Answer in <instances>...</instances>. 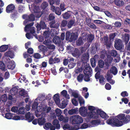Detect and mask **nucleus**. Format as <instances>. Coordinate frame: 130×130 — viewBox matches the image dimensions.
Wrapping results in <instances>:
<instances>
[{"label": "nucleus", "mask_w": 130, "mask_h": 130, "mask_svg": "<svg viewBox=\"0 0 130 130\" xmlns=\"http://www.w3.org/2000/svg\"><path fill=\"white\" fill-rule=\"evenodd\" d=\"M15 65L12 62H9L7 65V67L9 69L13 70L15 67Z\"/></svg>", "instance_id": "40"}, {"label": "nucleus", "mask_w": 130, "mask_h": 130, "mask_svg": "<svg viewBox=\"0 0 130 130\" xmlns=\"http://www.w3.org/2000/svg\"><path fill=\"white\" fill-rule=\"evenodd\" d=\"M32 8L34 13H38L40 14L39 16L37 17L39 18L41 17V10L40 9L39 7L36 5H33Z\"/></svg>", "instance_id": "13"}, {"label": "nucleus", "mask_w": 130, "mask_h": 130, "mask_svg": "<svg viewBox=\"0 0 130 130\" xmlns=\"http://www.w3.org/2000/svg\"><path fill=\"white\" fill-rule=\"evenodd\" d=\"M92 47L90 49V52L91 53L95 54L96 53V51H97L100 48V44L98 43H95L92 44Z\"/></svg>", "instance_id": "6"}, {"label": "nucleus", "mask_w": 130, "mask_h": 130, "mask_svg": "<svg viewBox=\"0 0 130 130\" xmlns=\"http://www.w3.org/2000/svg\"><path fill=\"white\" fill-rule=\"evenodd\" d=\"M15 7L13 4H11L9 5L6 7V11L7 13H10L15 10Z\"/></svg>", "instance_id": "10"}, {"label": "nucleus", "mask_w": 130, "mask_h": 130, "mask_svg": "<svg viewBox=\"0 0 130 130\" xmlns=\"http://www.w3.org/2000/svg\"><path fill=\"white\" fill-rule=\"evenodd\" d=\"M78 99L81 106H82L83 104H84L85 101L82 97L81 96H79Z\"/></svg>", "instance_id": "50"}, {"label": "nucleus", "mask_w": 130, "mask_h": 130, "mask_svg": "<svg viewBox=\"0 0 130 130\" xmlns=\"http://www.w3.org/2000/svg\"><path fill=\"white\" fill-rule=\"evenodd\" d=\"M34 24V22H32L29 24L26 25L24 29L26 32H27L26 31H28L27 30H29L30 28L32 27L31 26H33Z\"/></svg>", "instance_id": "31"}, {"label": "nucleus", "mask_w": 130, "mask_h": 130, "mask_svg": "<svg viewBox=\"0 0 130 130\" xmlns=\"http://www.w3.org/2000/svg\"><path fill=\"white\" fill-rule=\"evenodd\" d=\"M110 54L111 56L113 57H116L117 55V52L115 50H112L111 51Z\"/></svg>", "instance_id": "59"}, {"label": "nucleus", "mask_w": 130, "mask_h": 130, "mask_svg": "<svg viewBox=\"0 0 130 130\" xmlns=\"http://www.w3.org/2000/svg\"><path fill=\"white\" fill-rule=\"evenodd\" d=\"M76 45L77 46H80L83 43L82 39V38H79L76 41Z\"/></svg>", "instance_id": "49"}, {"label": "nucleus", "mask_w": 130, "mask_h": 130, "mask_svg": "<svg viewBox=\"0 0 130 130\" xmlns=\"http://www.w3.org/2000/svg\"><path fill=\"white\" fill-rule=\"evenodd\" d=\"M72 55L75 57L78 56L80 55V52L78 49H75L74 53H72Z\"/></svg>", "instance_id": "45"}, {"label": "nucleus", "mask_w": 130, "mask_h": 130, "mask_svg": "<svg viewBox=\"0 0 130 130\" xmlns=\"http://www.w3.org/2000/svg\"><path fill=\"white\" fill-rule=\"evenodd\" d=\"M5 117L7 119H11L13 117V115L10 112L7 113L5 114Z\"/></svg>", "instance_id": "43"}, {"label": "nucleus", "mask_w": 130, "mask_h": 130, "mask_svg": "<svg viewBox=\"0 0 130 130\" xmlns=\"http://www.w3.org/2000/svg\"><path fill=\"white\" fill-rule=\"evenodd\" d=\"M37 99H36L32 104V108L34 109H37L38 107V103L37 102Z\"/></svg>", "instance_id": "46"}, {"label": "nucleus", "mask_w": 130, "mask_h": 130, "mask_svg": "<svg viewBox=\"0 0 130 130\" xmlns=\"http://www.w3.org/2000/svg\"><path fill=\"white\" fill-rule=\"evenodd\" d=\"M71 15L70 11H68L67 12L62 14L63 18L65 19H68L70 18Z\"/></svg>", "instance_id": "28"}, {"label": "nucleus", "mask_w": 130, "mask_h": 130, "mask_svg": "<svg viewBox=\"0 0 130 130\" xmlns=\"http://www.w3.org/2000/svg\"><path fill=\"white\" fill-rule=\"evenodd\" d=\"M54 99L56 104H59L60 102L59 99V94L57 93L54 95L53 97Z\"/></svg>", "instance_id": "21"}, {"label": "nucleus", "mask_w": 130, "mask_h": 130, "mask_svg": "<svg viewBox=\"0 0 130 130\" xmlns=\"http://www.w3.org/2000/svg\"><path fill=\"white\" fill-rule=\"evenodd\" d=\"M7 96L6 94H4L1 96V99L3 102H6L7 100Z\"/></svg>", "instance_id": "64"}, {"label": "nucleus", "mask_w": 130, "mask_h": 130, "mask_svg": "<svg viewBox=\"0 0 130 130\" xmlns=\"http://www.w3.org/2000/svg\"><path fill=\"white\" fill-rule=\"evenodd\" d=\"M18 89L15 87H13L10 90V93L12 95H14L18 91Z\"/></svg>", "instance_id": "41"}, {"label": "nucleus", "mask_w": 130, "mask_h": 130, "mask_svg": "<svg viewBox=\"0 0 130 130\" xmlns=\"http://www.w3.org/2000/svg\"><path fill=\"white\" fill-rule=\"evenodd\" d=\"M10 15L11 18L13 19H15L18 17L19 14L17 11L15 9L11 12Z\"/></svg>", "instance_id": "17"}, {"label": "nucleus", "mask_w": 130, "mask_h": 130, "mask_svg": "<svg viewBox=\"0 0 130 130\" xmlns=\"http://www.w3.org/2000/svg\"><path fill=\"white\" fill-rule=\"evenodd\" d=\"M59 121L57 119H55L53 121L52 124L56 126V129H59L60 128V125L59 124Z\"/></svg>", "instance_id": "19"}, {"label": "nucleus", "mask_w": 130, "mask_h": 130, "mask_svg": "<svg viewBox=\"0 0 130 130\" xmlns=\"http://www.w3.org/2000/svg\"><path fill=\"white\" fill-rule=\"evenodd\" d=\"M50 27L51 28L58 29L59 26V24L58 23H55V20L52 21L50 23Z\"/></svg>", "instance_id": "15"}, {"label": "nucleus", "mask_w": 130, "mask_h": 130, "mask_svg": "<svg viewBox=\"0 0 130 130\" xmlns=\"http://www.w3.org/2000/svg\"><path fill=\"white\" fill-rule=\"evenodd\" d=\"M129 35L128 34H125L123 38V41L125 42V44H127L129 40Z\"/></svg>", "instance_id": "24"}, {"label": "nucleus", "mask_w": 130, "mask_h": 130, "mask_svg": "<svg viewBox=\"0 0 130 130\" xmlns=\"http://www.w3.org/2000/svg\"><path fill=\"white\" fill-rule=\"evenodd\" d=\"M48 3L46 2H43L41 4L40 7L42 9H44L48 6Z\"/></svg>", "instance_id": "39"}, {"label": "nucleus", "mask_w": 130, "mask_h": 130, "mask_svg": "<svg viewBox=\"0 0 130 130\" xmlns=\"http://www.w3.org/2000/svg\"><path fill=\"white\" fill-rule=\"evenodd\" d=\"M55 111L56 115L58 117L61 115V114L62 113L61 110L57 108L56 109Z\"/></svg>", "instance_id": "58"}, {"label": "nucleus", "mask_w": 130, "mask_h": 130, "mask_svg": "<svg viewBox=\"0 0 130 130\" xmlns=\"http://www.w3.org/2000/svg\"><path fill=\"white\" fill-rule=\"evenodd\" d=\"M48 29V30L47 31H45L44 32H43V35L44 37H45V38H50L49 37V28H48V29Z\"/></svg>", "instance_id": "42"}, {"label": "nucleus", "mask_w": 130, "mask_h": 130, "mask_svg": "<svg viewBox=\"0 0 130 130\" xmlns=\"http://www.w3.org/2000/svg\"><path fill=\"white\" fill-rule=\"evenodd\" d=\"M19 94L20 95L24 97H25L27 95L26 91L24 89L21 90L19 91Z\"/></svg>", "instance_id": "36"}, {"label": "nucleus", "mask_w": 130, "mask_h": 130, "mask_svg": "<svg viewBox=\"0 0 130 130\" xmlns=\"http://www.w3.org/2000/svg\"><path fill=\"white\" fill-rule=\"evenodd\" d=\"M110 71L111 73L114 75H116L118 73V69L115 66H112L110 68Z\"/></svg>", "instance_id": "25"}, {"label": "nucleus", "mask_w": 130, "mask_h": 130, "mask_svg": "<svg viewBox=\"0 0 130 130\" xmlns=\"http://www.w3.org/2000/svg\"><path fill=\"white\" fill-rule=\"evenodd\" d=\"M96 112L103 118L106 119L108 117V116L107 115L106 113L103 111L99 109H97Z\"/></svg>", "instance_id": "11"}, {"label": "nucleus", "mask_w": 130, "mask_h": 130, "mask_svg": "<svg viewBox=\"0 0 130 130\" xmlns=\"http://www.w3.org/2000/svg\"><path fill=\"white\" fill-rule=\"evenodd\" d=\"M5 56L9 57L11 58H13L14 55L13 52L9 50L5 53Z\"/></svg>", "instance_id": "20"}, {"label": "nucleus", "mask_w": 130, "mask_h": 130, "mask_svg": "<svg viewBox=\"0 0 130 130\" xmlns=\"http://www.w3.org/2000/svg\"><path fill=\"white\" fill-rule=\"evenodd\" d=\"M84 77V76L83 74H80L77 77V80L79 82H82Z\"/></svg>", "instance_id": "44"}, {"label": "nucleus", "mask_w": 130, "mask_h": 130, "mask_svg": "<svg viewBox=\"0 0 130 130\" xmlns=\"http://www.w3.org/2000/svg\"><path fill=\"white\" fill-rule=\"evenodd\" d=\"M107 77L106 79L107 80H109L111 79L113 77L112 75L110 73L108 72L107 73Z\"/></svg>", "instance_id": "60"}, {"label": "nucleus", "mask_w": 130, "mask_h": 130, "mask_svg": "<svg viewBox=\"0 0 130 130\" xmlns=\"http://www.w3.org/2000/svg\"><path fill=\"white\" fill-rule=\"evenodd\" d=\"M53 41L55 44L59 45L62 42L60 38L58 36H55L54 38Z\"/></svg>", "instance_id": "18"}, {"label": "nucleus", "mask_w": 130, "mask_h": 130, "mask_svg": "<svg viewBox=\"0 0 130 130\" xmlns=\"http://www.w3.org/2000/svg\"><path fill=\"white\" fill-rule=\"evenodd\" d=\"M106 54V51L105 50H103L101 52L100 57L101 58L104 59L105 57V55Z\"/></svg>", "instance_id": "47"}, {"label": "nucleus", "mask_w": 130, "mask_h": 130, "mask_svg": "<svg viewBox=\"0 0 130 130\" xmlns=\"http://www.w3.org/2000/svg\"><path fill=\"white\" fill-rule=\"evenodd\" d=\"M22 17L23 19L25 20L24 22L25 24L27 23L28 21H33L35 20V16L32 13L29 15L27 14H24L22 15Z\"/></svg>", "instance_id": "4"}, {"label": "nucleus", "mask_w": 130, "mask_h": 130, "mask_svg": "<svg viewBox=\"0 0 130 130\" xmlns=\"http://www.w3.org/2000/svg\"><path fill=\"white\" fill-rule=\"evenodd\" d=\"M69 101L67 99H64L62 101V104L63 107L65 108L68 103Z\"/></svg>", "instance_id": "51"}, {"label": "nucleus", "mask_w": 130, "mask_h": 130, "mask_svg": "<svg viewBox=\"0 0 130 130\" xmlns=\"http://www.w3.org/2000/svg\"><path fill=\"white\" fill-rule=\"evenodd\" d=\"M72 95L75 98H78V99L79 96H79L78 93L75 91H74V92L72 93Z\"/></svg>", "instance_id": "61"}, {"label": "nucleus", "mask_w": 130, "mask_h": 130, "mask_svg": "<svg viewBox=\"0 0 130 130\" xmlns=\"http://www.w3.org/2000/svg\"><path fill=\"white\" fill-rule=\"evenodd\" d=\"M45 122L44 118H39L38 119V124L39 125H43Z\"/></svg>", "instance_id": "37"}, {"label": "nucleus", "mask_w": 130, "mask_h": 130, "mask_svg": "<svg viewBox=\"0 0 130 130\" xmlns=\"http://www.w3.org/2000/svg\"><path fill=\"white\" fill-rule=\"evenodd\" d=\"M77 36L74 32L71 33L67 31L66 34V40L70 42H72L75 40L77 38Z\"/></svg>", "instance_id": "3"}, {"label": "nucleus", "mask_w": 130, "mask_h": 130, "mask_svg": "<svg viewBox=\"0 0 130 130\" xmlns=\"http://www.w3.org/2000/svg\"><path fill=\"white\" fill-rule=\"evenodd\" d=\"M38 48L39 49L40 52H41L42 53L47 48L45 46L42 45L39 46H38Z\"/></svg>", "instance_id": "52"}, {"label": "nucleus", "mask_w": 130, "mask_h": 130, "mask_svg": "<svg viewBox=\"0 0 130 130\" xmlns=\"http://www.w3.org/2000/svg\"><path fill=\"white\" fill-rule=\"evenodd\" d=\"M117 34L116 33H113L110 34L109 35V39L110 40H113L116 36Z\"/></svg>", "instance_id": "55"}, {"label": "nucleus", "mask_w": 130, "mask_h": 130, "mask_svg": "<svg viewBox=\"0 0 130 130\" xmlns=\"http://www.w3.org/2000/svg\"><path fill=\"white\" fill-rule=\"evenodd\" d=\"M75 20L74 19H71L68 22L67 27L68 28H71L73 26H74Z\"/></svg>", "instance_id": "22"}, {"label": "nucleus", "mask_w": 130, "mask_h": 130, "mask_svg": "<svg viewBox=\"0 0 130 130\" xmlns=\"http://www.w3.org/2000/svg\"><path fill=\"white\" fill-rule=\"evenodd\" d=\"M90 63L92 67H94L95 66V60L93 59H90Z\"/></svg>", "instance_id": "63"}, {"label": "nucleus", "mask_w": 130, "mask_h": 130, "mask_svg": "<svg viewBox=\"0 0 130 130\" xmlns=\"http://www.w3.org/2000/svg\"><path fill=\"white\" fill-rule=\"evenodd\" d=\"M63 128L64 130H71V127L68 124H65L63 126Z\"/></svg>", "instance_id": "57"}, {"label": "nucleus", "mask_w": 130, "mask_h": 130, "mask_svg": "<svg viewBox=\"0 0 130 130\" xmlns=\"http://www.w3.org/2000/svg\"><path fill=\"white\" fill-rule=\"evenodd\" d=\"M122 42L120 39H118L115 40L114 44L115 48L118 50L121 49L123 47Z\"/></svg>", "instance_id": "7"}, {"label": "nucleus", "mask_w": 130, "mask_h": 130, "mask_svg": "<svg viewBox=\"0 0 130 130\" xmlns=\"http://www.w3.org/2000/svg\"><path fill=\"white\" fill-rule=\"evenodd\" d=\"M89 56V54L88 53L83 54L81 57V61L84 63L85 64L88 60Z\"/></svg>", "instance_id": "9"}, {"label": "nucleus", "mask_w": 130, "mask_h": 130, "mask_svg": "<svg viewBox=\"0 0 130 130\" xmlns=\"http://www.w3.org/2000/svg\"><path fill=\"white\" fill-rule=\"evenodd\" d=\"M25 7L21 5H19L17 8L18 12L20 13H22L25 10Z\"/></svg>", "instance_id": "29"}, {"label": "nucleus", "mask_w": 130, "mask_h": 130, "mask_svg": "<svg viewBox=\"0 0 130 130\" xmlns=\"http://www.w3.org/2000/svg\"><path fill=\"white\" fill-rule=\"evenodd\" d=\"M125 115L121 113L117 115L112 119L109 118L107 121V123L112 127H120L122 126L123 124V122L120 120H123L124 121Z\"/></svg>", "instance_id": "1"}, {"label": "nucleus", "mask_w": 130, "mask_h": 130, "mask_svg": "<svg viewBox=\"0 0 130 130\" xmlns=\"http://www.w3.org/2000/svg\"><path fill=\"white\" fill-rule=\"evenodd\" d=\"M51 9L53 12H55L57 15H59L61 14L62 11L59 7L52 6L51 7Z\"/></svg>", "instance_id": "8"}, {"label": "nucleus", "mask_w": 130, "mask_h": 130, "mask_svg": "<svg viewBox=\"0 0 130 130\" xmlns=\"http://www.w3.org/2000/svg\"><path fill=\"white\" fill-rule=\"evenodd\" d=\"M25 118L26 120L28 122H30L32 121L34 117V116H31L30 113L29 112L25 115Z\"/></svg>", "instance_id": "14"}, {"label": "nucleus", "mask_w": 130, "mask_h": 130, "mask_svg": "<svg viewBox=\"0 0 130 130\" xmlns=\"http://www.w3.org/2000/svg\"><path fill=\"white\" fill-rule=\"evenodd\" d=\"M51 125V123H47L45 124L43 126V127L45 129L48 130L50 128Z\"/></svg>", "instance_id": "48"}, {"label": "nucleus", "mask_w": 130, "mask_h": 130, "mask_svg": "<svg viewBox=\"0 0 130 130\" xmlns=\"http://www.w3.org/2000/svg\"><path fill=\"white\" fill-rule=\"evenodd\" d=\"M85 74L92 75V70L90 66L86 67L84 71Z\"/></svg>", "instance_id": "12"}, {"label": "nucleus", "mask_w": 130, "mask_h": 130, "mask_svg": "<svg viewBox=\"0 0 130 130\" xmlns=\"http://www.w3.org/2000/svg\"><path fill=\"white\" fill-rule=\"evenodd\" d=\"M55 17L54 13H50L48 17V20L49 21H53L55 19Z\"/></svg>", "instance_id": "54"}, {"label": "nucleus", "mask_w": 130, "mask_h": 130, "mask_svg": "<svg viewBox=\"0 0 130 130\" xmlns=\"http://www.w3.org/2000/svg\"><path fill=\"white\" fill-rule=\"evenodd\" d=\"M67 24L68 22L66 20H63L61 22L60 27L62 28L66 26L67 27Z\"/></svg>", "instance_id": "32"}, {"label": "nucleus", "mask_w": 130, "mask_h": 130, "mask_svg": "<svg viewBox=\"0 0 130 130\" xmlns=\"http://www.w3.org/2000/svg\"><path fill=\"white\" fill-rule=\"evenodd\" d=\"M0 69L3 71H6L5 64L2 61H0Z\"/></svg>", "instance_id": "53"}, {"label": "nucleus", "mask_w": 130, "mask_h": 130, "mask_svg": "<svg viewBox=\"0 0 130 130\" xmlns=\"http://www.w3.org/2000/svg\"><path fill=\"white\" fill-rule=\"evenodd\" d=\"M45 96L43 94H41L39 95L38 97L37 98L40 101H42L44 100Z\"/></svg>", "instance_id": "62"}, {"label": "nucleus", "mask_w": 130, "mask_h": 130, "mask_svg": "<svg viewBox=\"0 0 130 130\" xmlns=\"http://www.w3.org/2000/svg\"><path fill=\"white\" fill-rule=\"evenodd\" d=\"M79 112L81 115H83L86 112L85 107L84 106L81 107L79 109Z\"/></svg>", "instance_id": "34"}, {"label": "nucleus", "mask_w": 130, "mask_h": 130, "mask_svg": "<svg viewBox=\"0 0 130 130\" xmlns=\"http://www.w3.org/2000/svg\"><path fill=\"white\" fill-rule=\"evenodd\" d=\"M36 27L37 29V33L38 34L39 33V31L41 29H48L47 26L45 24V22L43 21H41L40 23H37Z\"/></svg>", "instance_id": "5"}, {"label": "nucleus", "mask_w": 130, "mask_h": 130, "mask_svg": "<svg viewBox=\"0 0 130 130\" xmlns=\"http://www.w3.org/2000/svg\"><path fill=\"white\" fill-rule=\"evenodd\" d=\"M50 38H45V40L43 42V44L46 46L51 44L52 42V41L51 40Z\"/></svg>", "instance_id": "33"}, {"label": "nucleus", "mask_w": 130, "mask_h": 130, "mask_svg": "<svg viewBox=\"0 0 130 130\" xmlns=\"http://www.w3.org/2000/svg\"><path fill=\"white\" fill-rule=\"evenodd\" d=\"M35 28L34 27H32L29 30L30 31V33L33 34V35L35 37L36 39H38V37L37 35L35 33Z\"/></svg>", "instance_id": "27"}, {"label": "nucleus", "mask_w": 130, "mask_h": 130, "mask_svg": "<svg viewBox=\"0 0 130 130\" xmlns=\"http://www.w3.org/2000/svg\"><path fill=\"white\" fill-rule=\"evenodd\" d=\"M115 3L116 5L118 6H122L124 4L123 0H115Z\"/></svg>", "instance_id": "26"}, {"label": "nucleus", "mask_w": 130, "mask_h": 130, "mask_svg": "<svg viewBox=\"0 0 130 130\" xmlns=\"http://www.w3.org/2000/svg\"><path fill=\"white\" fill-rule=\"evenodd\" d=\"M78 109L77 107H76L74 109H72L68 111V113L70 115H72L74 114H77L78 113Z\"/></svg>", "instance_id": "23"}, {"label": "nucleus", "mask_w": 130, "mask_h": 130, "mask_svg": "<svg viewBox=\"0 0 130 130\" xmlns=\"http://www.w3.org/2000/svg\"><path fill=\"white\" fill-rule=\"evenodd\" d=\"M83 119L79 116H74L70 117V121L72 124H79L83 122Z\"/></svg>", "instance_id": "2"}, {"label": "nucleus", "mask_w": 130, "mask_h": 130, "mask_svg": "<svg viewBox=\"0 0 130 130\" xmlns=\"http://www.w3.org/2000/svg\"><path fill=\"white\" fill-rule=\"evenodd\" d=\"M98 64L100 68H103L105 64L103 60H100L98 61Z\"/></svg>", "instance_id": "56"}, {"label": "nucleus", "mask_w": 130, "mask_h": 130, "mask_svg": "<svg viewBox=\"0 0 130 130\" xmlns=\"http://www.w3.org/2000/svg\"><path fill=\"white\" fill-rule=\"evenodd\" d=\"M92 75L85 74V76H84V80L86 82H88L90 81V77Z\"/></svg>", "instance_id": "38"}, {"label": "nucleus", "mask_w": 130, "mask_h": 130, "mask_svg": "<svg viewBox=\"0 0 130 130\" xmlns=\"http://www.w3.org/2000/svg\"><path fill=\"white\" fill-rule=\"evenodd\" d=\"M8 48V45H3L0 47V52H4L6 51Z\"/></svg>", "instance_id": "30"}, {"label": "nucleus", "mask_w": 130, "mask_h": 130, "mask_svg": "<svg viewBox=\"0 0 130 130\" xmlns=\"http://www.w3.org/2000/svg\"><path fill=\"white\" fill-rule=\"evenodd\" d=\"M99 115V114L97 112L94 111L91 112L88 115V116H89L90 118L95 119H97L98 118Z\"/></svg>", "instance_id": "16"}, {"label": "nucleus", "mask_w": 130, "mask_h": 130, "mask_svg": "<svg viewBox=\"0 0 130 130\" xmlns=\"http://www.w3.org/2000/svg\"><path fill=\"white\" fill-rule=\"evenodd\" d=\"M91 123L92 125H98L101 123V121L99 119H96L92 120L91 122Z\"/></svg>", "instance_id": "35"}]
</instances>
